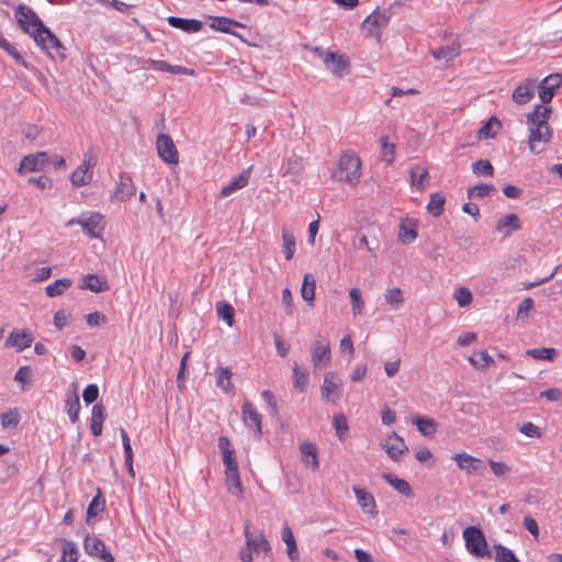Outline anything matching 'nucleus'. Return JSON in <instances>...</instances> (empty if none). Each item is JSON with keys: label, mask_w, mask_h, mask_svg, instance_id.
<instances>
[{"label": "nucleus", "mask_w": 562, "mask_h": 562, "mask_svg": "<svg viewBox=\"0 0 562 562\" xmlns=\"http://www.w3.org/2000/svg\"><path fill=\"white\" fill-rule=\"evenodd\" d=\"M18 24L24 33L33 37L36 44H43V33L47 26L44 25L40 16L29 7L19 4L15 9Z\"/></svg>", "instance_id": "f257e3e1"}, {"label": "nucleus", "mask_w": 562, "mask_h": 562, "mask_svg": "<svg viewBox=\"0 0 562 562\" xmlns=\"http://www.w3.org/2000/svg\"><path fill=\"white\" fill-rule=\"evenodd\" d=\"M335 177L349 186H356L361 177V161L352 151H344L338 160V169Z\"/></svg>", "instance_id": "f03ea898"}, {"label": "nucleus", "mask_w": 562, "mask_h": 562, "mask_svg": "<svg viewBox=\"0 0 562 562\" xmlns=\"http://www.w3.org/2000/svg\"><path fill=\"white\" fill-rule=\"evenodd\" d=\"M528 123V147L532 154H541L552 138V131L548 122L527 121Z\"/></svg>", "instance_id": "7ed1b4c3"}, {"label": "nucleus", "mask_w": 562, "mask_h": 562, "mask_svg": "<svg viewBox=\"0 0 562 562\" xmlns=\"http://www.w3.org/2000/svg\"><path fill=\"white\" fill-rule=\"evenodd\" d=\"M462 535L465 542V548L470 554L475 558H491L492 553L487 548V541L480 528L469 526L463 530Z\"/></svg>", "instance_id": "20e7f679"}, {"label": "nucleus", "mask_w": 562, "mask_h": 562, "mask_svg": "<svg viewBox=\"0 0 562 562\" xmlns=\"http://www.w3.org/2000/svg\"><path fill=\"white\" fill-rule=\"evenodd\" d=\"M313 53L323 60L334 76L340 78L349 72L350 63L345 55L325 50L322 47H314Z\"/></svg>", "instance_id": "39448f33"}, {"label": "nucleus", "mask_w": 562, "mask_h": 562, "mask_svg": "<svg viewBox=\"0 0 562 562\" xmlns=\"http://www.w3.org/2000/svg\"><path fill=\"white\" fill-rule=\"evenodd\" d=\"M391 13L387 9H375L370 15L366 18L362 23V29L369 36L380 40L382 31L389 24Z\"/></svg>", "instance_id": "423d86ee"}, {"label": "nucleus", "mask_w": 562, "mask_h": 562, "mask_svg": "<svg viewBox=\"0 0 562 562\" xmlns=\"http://www.w3.org/2000/svg\"><path fill=\"white\" fill-rule=\"evenodd\" d=\"M79 224L83 232L90 237H101L104 229V217L100 213H91L89 216L82 215L78 221H70L69 224Z\"/></svg>", "instance_id": "0eeeda50"}, {"label": "nucleus", "mask_w": 562, "mask_h": 562, "mask_svg": "<svg viewBox=\"0 0 562 562\" xmlns=\"http://www.w3.org/2000/svg\"><path fill=\"white\" fill-rule=\"evenodd\" d=\"M83 548L87 554L98 557L104 562H114V557L108 551L105 543L94 535H87L83 540Z\"/></svg>", "instance_id": "6e6552de"}, {"label": "nucleus", "mask_w": 562, "mask_h": 562, "mask_svg": "<svg viewBox=\"0 0 562 562\" xmlns=\"http://www.w3.org/2000/svg\"><path fill=\"white\" fill-rule=\"evenodd\" d=\"M241 417L247 427H254V437L260 438L262 435V416L247 400L241 405Z\"/></svg>", "instance_id": "1a4fd4ad"}, {"label": "nucleus", "mask_w": 562, "mask_h": 562, "mask_svg": "<svg viewBox=\"0 0 562 562\" xmlns=\"http://www.w3.org/2000/svg\"><path fill=\"white\" fill-rule=\"evenodd\" d=\"M244 535L246 547L258 553L259 551L269 552L271 551V546L265 535L261 531L252 532L250 531V522L246 521L244 525Z\"/></svg>", "instance_id": "9d476101"}, {"label": "nucleus", "mask_w": 562, "mask_h": 562, "mask_svg": "<svg viewBox=\"0 0 562 562\" xmlns=\"http://www.w3.org/2000/svg\"><path fill=\"white\" fill-rule=\"evenodd\" d=\"M562 85V75L559 72L547 76L539 85V98L542 103H549L554 92Z\"/></svg>", "instance_id": "9b49d317"}, {"label": "nucleus", "mask_w": 562, "mask_h": 562, "mask_svg": "<svg viewBox=\"0 0 562 562\" xmlns=\"http://www.w3.org/2000/svg\"><path fill=\"white\" fill-rule=\"evenodd\" d=\"M312 363L315 369H322L330 363V346L324 339L323 341L316 340L312 348Z\"/></svg>", "instance_id": "f8f14e48"}, {"label": "nucleus", "mask_w": 562, "mask_h": 562, "mask_svg": "<svg viewBox=\"0 0 562 562\" xmlns=\"http://www.w3.org/2000/svg\"><path fill=\"white\" fill-rule=\"evenodd\" d=\"M34 340L33 334L27 330H21L16 331L13 330L5 339L4 346L7 348H15L18 352L23 351L24 349L29 348Z\"/></svg>", "instance_id": "ddd939ff"}, {"label": "nucleus", "mask_w": 562, "mask_h": 562, "mask_svg": "<svg viewBox=\"0 0 562 562\" xmlns=\"http://www.w3.org/2000/svg\"><path fill=\"white\" fill-rule=\"evenodd\" d=\"M43 44H37L42 50H44L48 56L53 57L49 52V48H54L56 55L64 60L66 58V47L60 42V40L47 27L46 32L43 33Z\"/></svg>", "instance_id": "4468645a"}, {"label": "nucleus", "mask_w": 562, "mask_h": 562, "mask_svg": "<svg viewBox=\"0 0 562 562\" xmlns=\"http://www.w3.org/2000/svg\"><path fill=\"white\" fill-rule=\"evenodd\" d=\"M457 465L467 473H481L483 472L484 463L481 459L472 457L465 452H460L453 456Z\"/></svg>", "instance_id": "2eb2a0df"}, {"label": "nucleus", "mask_w": 562, "mask_h": 562, "mask_svg": "<svg viewBox=\"0 0 562 562\" xmlns=\"http://www.w3.org/2000/svg\"><path fill=\"white\" fill-rule=\"evenodd\" d=\"M157 153L162 160L169 164H176V146L172 138L165 134H159L156 140Z\"/></svg>", "instance_id": "dca6fc26"}, {"label": "nucleus", "mask_w": 562, "mask_h": 562, "mask_svg": "<svg viewBox=\"0 0 562 562\" xmlns=\"http://www.w3.org/2000/svg\"><path fill=\"white\" fill-rule=\"evenodd\" d=\"M383 449L387 453V456L397 461L400 457L408 451V448L402 437H400L396 432H393L382 445Z\"/></svg>", "instance_id": "f3484780"}, {"label": "nucleus", "mask_w": 562, "mask_h": 562, "mask_svg": "<svg viewBox=\"0 0 562 562\" xmlns=\"http://www.w3.org/2000/svg\"><path fill=\"white\" fill-rule=\"evenodd\" d=\"M536 80L527 78L513 91L512 99L517 104L528 103L535 94Z\"/></svg>", "instance_id": "a211bd4d"}, {"label": "nucleus", "mask_w": 562, "mask_h": 562, "mask_svg": "<svg viewBox=\"0 0 562 562\" xmlns=\"http://www.w3.org/2000/svg\"><path fill=\"white\" fill-rule=\"evenodd\" d=\"M65 408L72 424L79 420L80 402L76 382L71 383L66 394Z\"/></svg>", "instance_id": "6ab92c4d"}, {"label": "nucleus", "mask_w": 562, "mask_h": 562, "mask_svg": "<svg viewBox=\"0 0 562 562\" xmlns=\"http://www.w3.org/2000/svg\"><path fill=\"white\" fill-rule=\"evenodd\" d=\"M251 167L243 170L239 175L232 178V180L221 189L220 196L226 198L237 190L245 188L248 184Z\"/></svg>", "instance_id": "aec40b11"}, {"label": "nucleus", "mask_w": 562, "mask_h": 562, "mask_svg": "<svg viewBox=\"0 0 562 562\" xmlns=\"http://www.w3.org/2000/svg\"><path fill=\"white\" fill-rule=\"evenodd\" d=\"M211 24L210 27L225 33V34H232L233 27H240V29H248V26L244 23H240L234 19L226 18V16H211Z\"/></svg>", "instance_id": "412c9836"}, {"label": "nucleus", "mask_w": 562, "mask_h": 562, "mask_svg": "<svg viewBox=\"0 0 562 562\" xmlns=\"http://www.w3.org/2000/svg\"><path fill=\"white\" fill-rule=\"evenodd\" d=\"M79 288L90 290L93 293L105 292L110 289L106 279L94 273L85 276Z\"/></svg>", "instance_id": "4be33fe9"}, {"label": "nucleus", "mask_w": 562, "mask_h": 562, "mask_svg": "<svg viewBox=\"0 0 562 562\" xmlns=\"http://www.w3.org/2000/svg\"><path fill=\"white\" fill-rule=\"evenodd\" d=\"M281 539L286 544V553L291 562L300 561V553L291 527L284 524L281 529Z\"/></svg>", "instance_id": "5701e85b"}, {"label": "nucleus", "mask_w": 562, "mask_h": 562, "mask_svg": "<svg viewBox=\"0 0 562 562\" xmlns=\"http://www.w3.org/2000/svg\"><path fill=\"white\" fill-rule=\"evenodd\" d=\"M417 237V222L413 218L402 220L398 227V238L403 244H411Z\"/></svg>", "instance_id": "b1692460"}, {"label": "nucleus", "mask_w": 562, "mask_h": 562, "mask_svg": "<svg viewBox=\"0 0 562 562\" xmlns=\"http://www.w3.org/2000/svg\"><path fill=\"white\" fill-rule=\"evenodd\" d=\"M92 179V170L89 160H83L82 164L70 175V181L75 187L87 184Z\"/></svg>", "instance_id": "393cba45"}, {"label": "nucleus", "mask_w": 562, "mask_h": 562, "mask_svg": "<svg viewBox=\"0 0 562 562\" xmlns=\"http://www.w3.org/2000/svg\"><path fill=\"white\" fill-rule=\"evenodd\" d=\"M300 451L302 462L311 465L313 470H317L319 461L316 446L312 442H304L300 446Z\"/></svg>", "instance_id": "a878e982"}, {"label": "nucleus", "mask_w": 562, "mask_h": 562, "mask_svg": "<svg viewBox=\"0 0 562 562\" xmlns=\"http://www.w3.org/2000/svg\"><path fill=\"white\" fill-rule=\"evenodd\" d=\"M352 491L356 495L357 502L363 512L374 515L375 512V501L372 494L368 493L366 490L360 488L358 486H353Z\"/></svg>", "instance_id": "bb28decb"}, {"label": "nucleus", "mask_w": 562, "mask_h": 562, "mask_svg": "<svg viewBox=\"0 0 562 562\" xmlns=\"http://www.w3.org/2000/svg\"><path fill=\"white\" fill-rule=\"evenodd\" d=\"M341 384V380L336 375L335 372H327L324 375L323 385L321 387L322 397L324 400L334 402V400L330 398V395L334 391L340 389Z\"/></svg>", "instance_id": "cd10ccee"}, {"label": "nucleus", "mask_w": 562, "mask_h": 562, "mask_svg": "<svg viewBox=\"0 0 562 562\" xmlns=\"http://www.w3.org/2000/svg\"><path fill=\"white\" fill-rule=\"evenodd\" d=\"M135 192H136V188L133 184L132 179L128 176L121 173L120 181L117 183L116 191H115V198L120 201H124V200L133 196L135 194Z\"/></svg>", "instance_id": "c85d7f7f"}, {"label": "nucleus", "mask_w": 562, "mask_h": 562, "mask_svg": "<svg viewBox=\"0 0 562 562\" xmlns=\"http://www.w3.org/2000/svg\"><path fill=\"white\" fill-rule=\"evenodd\" d=\"M496 229L504 236L510 235L514 231L519 229V218L516 214H507L497 222Z\"/></svg>", "instance_id": "c756f323"}, {"label": "nucleus", "mask_w": 562, "mask_h": 562, "mask_svg": "<svg viewBox=\"0 0 562 562\" xmlns=\"http://www.w3.org/2000/svg\"><path fill=\"white\" fill-rule=\"evenodd\" d=\"M55 541L63 544V551L59 562H78L79 552L77 546L65 538H56Z\"/></svg>", "instance_id": "7c9ffc66"}, {"label": "nucleus", "mask_w": 562, "mask_h": 562, "mask_svg": "<svg viewBox=\"0 0 562 562\" xmlns=\"http://www.w3.org/2000/svg\"><path fill=\"white\" fill-rule=\"evenodd\" d=\"M293 386L301 393L305 392L310 381V373L296 362L292 367Z\"/></svg>", "instance_id": "2f4dec72"}, {"label": "nucleus", "mask_w": 562, "mask_h": 562, "mask_svg": "<svg viewBox=\"0 0 562 562\" xmlns=\"http://www.w3.org/2000/svg\"><path fill=\"white\" fill-rule=\"evenodd\" d=\"M216 375V386L221 389L225 393H229L234 390V385L232 383V371L228 368L218 367L215 370Z\"/></svg>", "instance_id": "473e14b6"}, {"label": "nucleus", "mask_w": 562, "mask_h": 562, "mask_svg": "<svg viewBox=\"0 0 562 562\" xmlns=\"http://www.w3.org/2000/svg\"><path fill=\"white\" fill-rule=\"evenodd\" d=\"M104 407L102 404H95L92 407L91 412V423H90V429L93 436L98 437L102 432V425H103V415Z\"/></svg>", "instance_id": "72a5a7b5"}, {"label": "nucleus", "mask_w": 562, "mask_h": 562, "mask_svg": "<svg viewBox=\"0 0 562 562\" xmlns=\"http://www.w3.org/2000/svg\"><path fill=\"white\" fill-rule=\"evenodd\" d=\"M228 492L238 497L243 496V487L239 476V470L225 471Z\"/></svg>", "instance_id": "f704fd0d"}, {"label": "nucleus", "mask_w": 562, "mask_h": 562, "mask_svg": "<svg viewBox=\"0 0 562 562\" xmlns=\"http://www.w3.org/2000/svg\"><path fill=\"white\" fill-rule=\"evenodd\" d=\"M72 282L68 278L55 280L53 283L46 285L45 293L48 297L61 295L67 289L71 286Z\"/></svg>", "instance_id": "c9c22d12"}, {"label": "nucleus", "mask_w": 562, "mask_h": 562, "mask_svg": "<svg viewBox=\"0 0 562 562\" xmlns=\"http://www.w3.org/2000/svg\"><path fill=\"white\" fill-rule=\"evenodd\" d=\"M382 477L390 485H392L400 494L405 495V496H411L412 495V488H411L409 484L405 480L398 479L394 474L386 473V472L382 474Z\"/></svg>", "instance_id": "e433bc0d"}, {"label": "nucleus", "mask_w": 562, "mask_h": 562, "mask_svg": "<svg viewBox=\"0 0 562 562\" xmlns=\"http://www.w3.org/2000/svg\"><path fill=\"white\" fill-rule=\"evenodd\" d=\"M422 435L431 437L437 431V423L430 417H417L413 420Z\"/></svg>", "instance_id": "4c0bfd02"}, {"label": "nucleus", "mask_w": 562, "mask_h": 562, "mask_svg": "<svg viewBox=\"0 0 562 562\" xmlns=\"http://www.w3.org/2000/svg\"><path fill=\"white\" fill-rule=\"evenodd\" d=\"M1 426L4 429H15L21 420V415L18 408H11L8 412L0 414Z\"/></svg>", "instance_id": "58836bf2"}, {"label": "nucleus", "mask_w": 562, "mask_h": 562, "mask_svg": "<svg viewBox=\"0 0 562 562\" xmlns=\"http://www.w3.org/2000/svg\"><path fill=\"white\" fill-rule=\"evenodd\" d=\"M315 279L313 274L306 273L301 288V295L304 301L313 302L315 299Z\"/></svg>", "instance_id": "ea45409f"}, {"label": "nucleus", "mask_w": 562, "mask_h": 562, "mask_svg": "<svg viewBox=\"0 0 562 562\" xmlns=\"http://www.w3.org/2000/svg\"><path fill=\"white\" fill-rule=\"evenodd\" d=\"M105 507V499L103 498L100 490L98 491V494L92 498L90 504L87 508V521H89L90 518L95 517L100 513L104 510Z\"/></svg>", "instance_id": "a19ab883"}, {"label": "nucleus", "mask_w": 562, "mask_h": 562, "mask_svg": "<svg viewBox=\"0 0 562 562\" xmlns=\"http://www.w3.org/2000/svg\"><path fill=\"white\" fill-rule=\"evenodd\" d=\"M41 162L37 161V157H35L33 154L24 156L19 165L18 172H36L40 171Z\"/></svg>", "instance_id": "79ce46f5"}, {"label": "nucleus", "mask_w": 562, "mask_h": 562, "mask_svg": "<svg viewBox=\"0 0 562 562\" xmlns=\"http://www.w3.org/2000/svg\"><path fill=\"white\" fill-rule=\"evenodd\" d=\"M446 199L441 193H432L427 204L428 212L434 216H439L442 213Z\"/></svg>", "instance_id": "37998d69"}, {"label": "nucleus", "mask_w": 562, "mask_h": 562, "mask_svg": "<svg viewBox=\"0 0 562 562\" xmlns=\"http://www.w3.org/2000/svg\"><path fill=\"white\" fill-rule=\"evenodd\" d=\"M495 562H520L515 553L505 546L497 543L494 544Z\"/></svg>", "instance_id": "c03bdc74"}, {"label": "nucleus", "mask_w": 562, "mask_h": 562, "mask_svg": "<svg viewBox=\"0 0 562 562\" xmlns=\"http://www.w3.org/2000/svg\"><path fill=\"white\" fill-rule=\"evenodd\" d=\"M460 52V45L459 44H451L446 47H440L432 52V55L436 59H446L450 60L453 57L458 56Z\"/></svg>", "instance_id": "a18cd8bd"}, {"label": "nucleus", "mask_w": 562, "mask_h": 562, "mask_svg": "<svg viewBox=\"0 0 562 562\" xmlns=\"http://www.w3.org/2000/svg\"><path fill=\"white\" fill-rule=\"evenodd\" d=\"M557 353L558 352L554 348H546V347L528 349L526 351L527 356H530L537 360H553L555 358Z\"/></svg>", "instance_id": "49530a36"}, {"label": "nucleus", "mask_w": 562, "mask_h": 562, "mask_svg": "<svg viewBox=\"0 0 562 562\" xmlns=\"http://www.w3.org/2000/svg\"><path fill=\"white\" fill-rule=\"evenodd\" d=\"M409 176H411V184L412 187L418 189V190H422L423 189V181L425 178L428 177V171L420 167V166H416L414 168H411L409 170Z\"/></svg>", "instance_id": "de8ad7c7"}, {"label": "nucleus", "mask_w": 562, "mask_h": 562, "mask_svg": "<svg viewBox=\"0 0 562 562\" xmlns=\"http://www.w3.org/2000/svg\"><path fill=\"white\" fill-rule=\"evenodd\" d=\"M551 113V106L537 104L533 108V111L527 114V121H542L548 122L549 115Z\"/></svg>", "instance_id": "09e8293b"}, {"label": "nucleus", "mask_w": 562, "mask_h": 562, "mask_svg": "<svg viewBox=\"0 0 562 562\" xmlns=\"http://www.w3.org/2000/svg\"><path fill=\"white\" fill-rule=\"evenodd\" d=\"M216 312L220 317H222L227 325L231 327L234 323V308L231 304L225 302H217Z\"/></svg>", "instance_id": "8fccbe9b"}, {"label": "nucleus", "mask_w": 562, "mask_h": 562, "mask_svg": "<svg viewBox=\"0 0 562 562\" xmlns=\"http://www.w3.org/2000/svg\"><path fill=\"white\" fill-rule=\"evenodd\" d=\"M203 26V23L196 19H181L178 18V29L187 33L199 32Z\"/></svg>", "instance_id": "3c124183"}, {"label": "nucleus", "mask_w": 562, "mask_h": 562, "mask_svg": "<svg viewBox=\"0 0 562 562\" xmlns=\"http://www.w3.org/2000/svg\"><path fill=\"white\" fill-rule=\"evenodd\" d=\"M469 361L476 368L483 369L488 364L493 363L492 357L487 353L486 350H481L475 352L473 356L469 358Z\"/></svg>", "instance_id": "603ef678"}, {"label": "nucleus", "mask_w": 562, "mask_h": 562, "mask_svg": "<svg viewBox=\"0 0 562 562\" xmlns=\"http://www.w3.org/2000/svg\"><path fill=\"white\" fill-rule=\"evenodd\" d=\"M494 126L499 127L501 122L495 116H492L482 127H480V130L477 131V137L480 139H487L490 137H493L494 133H492V128Z\"/></svg>", "instance_id": "864d4df0"}, {"label": "nucleus", "mask_w": 562, "mask_h": 562, "mask_svg": "<svg viewBox=\"0 0 562 562\" xmlns=\"http://www.w3.org/2000/svg\"><path fill=\"white\" fill-rule=\"evenodd\" d=\"M472 171L476 175L493 176L494 168L486 159H480L472 164Z\"/></svg>", "instance_id": "5fc2aeb1"}, {"label": "nucleus", "mask_w": 562, "mask_h": 562, "mask_svg": "<svg viewBox=\"0 0 562 562\" xmlns=\"http://www.w3.org/2000/svg\"><path fill=\"white\" fill-rule=\"evenodd\" d=\"M334 427L337 437L341 440L348 431V420L345 415L338 414L334 416Z\"/></svg>", "instance_id": "6e6d98bb"}, {"label": "nucleus", "mask_w": 562, "mask_h": 562, "mask_svg": "<svg viewBox=\"0 0 562 562\" xmlns=\"http://www.w3.org/2000/svg\"><path fill=\"white\" fill-rule=\"evenodd\" d=\"M3 50H5L18 65L24 67L25 69H34V67L23 58V56L11 43H9L8 46L3 48Z\"/></svg>", "instance_id": "4d7b16f0"}, {"label": "nucleus", "mask_w": 562, "mask_h": 562, "mask_svg": "<svg viewBox=\"0 0 562 562\" xmlns=\"http://www.w3.org/2000/svg\"><path fill=\"white\" fill-rule=\"evenodd\" d=\"M454 299L461 307L468 306L472 302V293L465 286H460L454 292Z\"/></svg>", "instance_id": "13d9d810"}, {"label": "nucleus", "mask_w": 562, "mask_h": 562, "mask_svg": "<svg viewBox=\"0 0 562 562\" xmlns=\"http://www.w3.org/2000/svg\"><path fill=\"white\" fill-rule=\"evenodd\" d=\"M490 468L493 474L497 477H504L510 473V467L502 461L488 460Z\"/></svg>", "instance_id": "bf43d9fd"}, {"label": "nucleus", "mask_w": 562, "mask_h": 562, "mask_svg": "<svg viewBox=\"0 0 562 562\" xmlns=\"http://www.w3.org/2000/svg\"><path fill=\"white\" fill-rule=\"evenodd\" d=\"M349 295L351 299L352 312L355 314H361L364 302L361 299L360 290L358 288H352L349 292Z\"/></svg>", "instance_id": "052dcab7"}, {"label": "nucleus", "mask_w": 562, "mask_h": 562, "mask_svg": "<svg viewBox=\"0 0 562 562\" xmlns=\"http://www.w3.org/2000/svg\"><path fill=\"white\" fill-rule=\"evenodd\" d=\"M494 190L492 184H476L468 190V196L471 198H483Z\"/></svg>", "instance_id": "680f3d73"}, {"label": "nucleus", "mask_w": 562, "mask_h": 562, "mask_svg": "<svg viewBox=\"0 0 562 562\" xmlns=\"http://www.w3.org/2000/svg\"><path fill=\"white\" fill-rule=\"evenodd\" d=\"M385 301L395 308L404 301L403 293L400 288H394L385 293Z\"/></svg>", "instance_id": "e2e57ef3"}, {"label": "nucleus", "mask_w": 562, "mask_h": 562, "mask_svg": "<svg viewBox=\"0 0 562 562\" xmlns=\"http://www.w3.org/2000/svg\"><path fill=\"white\" fill-rule=\"evenodd\" d=\"M518 429L529 438H540L542 436L541 429L531 422L524 423Z\"/></svg>", "instance_id": "0e129e2a"}, {"label": "nucleus", "mask_w": 562, "mask_h": 562, "mask_svg": "<svg viewBox=\"0 0 562 562\" xmlns=\"http://www.w3.org/2000/svg\"><path fill=\"white\" fill-rule=\"evenodd\" d=\"M99 397V387L97 384H89L82 393L83 402L89 405L94 403Z\"/></svg>", "instance_id": "69168bd1"}, {"label": "nucleus", "mask_w": 562, "mask_h": 562, "mask_svg": "<svg viewBox=\"0 0 562 562\" xmlns=\"http://www.w3.org/2000/svg\"><path fill=\"white\" fill-rule=\"evenodd\" d=\"M533 307V300L531 297H525L517 310V318L524 319L528 317V313Z\"/></svg>", "instance_id": "338daca9"}, {"label": "nucleus", "mask_w": 562, "mask_h": 562, "mask_svg": "<svg viewBox=\"0 0 562 562\" xmlns=\"http://www.w3.org/2000/svg\"><path fill=\"white\" fill-rule=\"evenodd\" d=\"M69 318V314H67L65 311L60 310L54 313L53 322L57 329H63Z\"/></svg>", "instance_id": "774afa93"}]
</instances>
